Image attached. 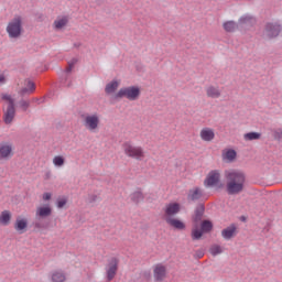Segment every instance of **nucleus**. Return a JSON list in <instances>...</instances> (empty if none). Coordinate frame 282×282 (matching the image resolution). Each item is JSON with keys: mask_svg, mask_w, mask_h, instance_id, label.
Here are the masks:
<instances>
[{"mask_svg": "<svg viewBox=\"0 0 282 282\" xmlns=\"http://www.w3.org/2000/svg\"><path fill=\"white\" fill-rule=\"evenodd\" d=\"M226 188L228 195H239L243 192L246 184V174L239 170H229L225 172Z\"/></svg>", "mask_w": 282, "mask_h": 282, "instance_id": "nucleus-1", "label": "nucleus"}, {"mask_svg": "<svg viewBox=\"0 0 282 282\" xmlns=\"http://www.w3.org/2000/svg\"><path fill=\"white\" fill-rule=\"evenodd\" d=\"M122 151L127 158L131 160H137V162H142L147 158V152L141 145H135L131 141H127L122 144Z\"/></svg>", "mask_w": 282, "mask_h": 282, "instance_id": "nucleus-2", "label": "nucleus"}, {"mask_svg": "<svg viewBox=\"0 0 282 282\" xmlns=\"http://www.w3.org/2000/svg\"><path fill=\"white\" fill-rule=\"evenodd\" d=\"M140 94H142V90L138 86H128L121 88L119 91H117L113 96V100H120L122 98H127V100H130L131 102L138 100L140 98Z\"/></svg>", "mask_w": 282, "mask_h": 282, "instance_id": "nucleus-3", "label": "nucleus"}, {"mask_svg": "<svg viewBox=\"0 0 282 282\" xmlns=\"http://www.w3.org/2000/svg\"><path fill=\"white\" fill-rule=\"evenodd\" d=\"M9 39H19L23 34V18L15 15L7 25Z\"/></svg>", "mask_w": 282, "mask_h": 282, "instance_id": "nucleus-4", "label": "nucleus"}, {"mask_svg": "<svg viewBox=\"0 0 282 282\" xmlns=\"http://www.w3.org/2000/svg\"><path fill=\"white\" fill-rule=\"evenodd\" d=\"M83 127L90 133H97L98 129H100V115L96 112L84 115Z\"/></svg>", "mask_w": 282, "mask_h": 282, "instance_id": "nucleus-5", "label": "nucleus"}, {"mask_svg": "<svg viewBox=\"0 0 282 282\" xmlns=\"http://www.w3.org/2000/svg\"><path fill=\"white\" fill-rule=\"evenodd\" d=\"M2 99L4 100V105L7 107V109H4L3 120L6 124H11L15 116L14 99L10 95H2Z\"/></svg>", "mask_w": 282, "mask_h": 282, "instance_id": "nucleus-6", "label": "nucleus"}, {"mask_svg": "<svg viewBox=\"0 0 282 282\" xmlns=\"http://www.w3.org/2000/svg\"><path fill=\"white\" fill-rule=\"evenodd\" d=\"M281 34V24L278 22H268L264 25L262 36L263 39H276Z\"/></svg>", "mask_w": 282, "mask_h": 282, "instance_id": "nucleus-7", "label": "nucleus"}, {"mask_svg": "<svg viewBox=\"0 0 282 282\" xmlns=\"http://www.w3.org/2000/svg\"><path fill=\"white\" fill-rule=\"evenodd\" d=\"M120 263V260L116 257L110 258L108 260V263L106 265V274L108 281H113L116 278V274H118V264Z\"/></svg>", "mask_w": 282, "mask_h": 282, "instance_id": "nucleus-8", "label": "nucleus"}, {"mask_svg": "<svg viewBox=\"0 0 282 282\" xmlns=\"http://www.w3.org/2000/svg\"><path fill=\"white\" fill-rule=\"evenodd\" d=\"M202 230L197 227L192 230L193 239H202L204 232H210L213 230V223L210 220H204L200 225Z\"/></svg>", "mask_w": 282, "mask_h": 282, "instance_id": "nucleus-9", "label": "nucleus"}, {"mask_svg": "<svg viewBox=\"0 0 282 282\" xmlns=\"http://www.w3.org/2000/svg\"><path fill=\"white\" fill-rule=\"evenodd\" d=\"M180 210H182V206L180 205V203L166 204L164 207V219H172L173 217H175V215H177V213H180Z\"/></svg>", "mask_w": 282, "mask_h": 282, "instance_id": "nucleus-10", "label": "nucleus"}, {"mask_svg": "<svg viewBox=\"0 0 282 282\" xmlns=\"http://www.w3.org/2000/svg\"><path fill=\"white\" fill-rule=\"evenodd\" d=\"M221 180V173H219V171L217 170H213L210 171L205 181H204V185L205 186H217V183Z\"/></svg>", "mask_w": 282, "mask_h": 282, "instance_id": "nucleus-11", "label": "nucleus"}, {"mask_svg": "<svg viewBox=\"0 0 282 282\" xmlns=\"http://www.w3.org/2000/svg\"><path fill=\"white\" fill-rule=\"evenodd\" d=\"M35 217L40 219H45L47 217H52V205L44 204L36 207Z\"/></svg>", "mask_w": 282, "mask_h": 282, "instance_id": "nucleus-12", "label": "nucleus"}, {"mask_svg": "<svg viewBox=\"0 0 282 282\" xmlns=\"http://www.w3.org/2000/svg\"><path fill=\"white\" fill-rule=\"evenodd\" d=\"M14 230L20 235H23L28 230V218L19 216L13 225Z\"/></svg>", "mask_w": 282, "mask_h": 282, "instance_id": "nucleus-13", "label": "nucleus"}, {"mask_svg": "<svg viewBox=\"0 0 282 282\" xmlns=\"http://www.w3.org/2000/svg\"><path fill=\"white\" fill-rule=\"evenodd\" d=\"M12 149V143H0V160H10Z\"/></svg>", "mask_w": 282, "mask_h": 282, "instance_id": "nucleus-14", "label": "nucleus"}, {"mask_svg": "<svg viewBox=\"0 0 282 282\" xmlns=\"http://www.w3.org/2000/svg\"><path fill=\"white\" fill-rule=\"evenodd\" d=\"M68 23H69V18H67V15H59L54 20L53 29L56 31L64 30V28H67Z\"/></svg>", "mask_w": 282, "mask_h": 282, "instance_id": "nucleus-15", "label": "nucleus"}, {"mask_svg": "<svg viewBox=\"0 0 282 282\" xmlns=\"http://www.w3.org/2000/svg\"><path fill=\"white\" fill-rule=\"evenodd\" d=\"M205 93L207 98H221V89L219 88V86L209 85L205 88Z\"/></svg>", "mask_w": 282, "mask_h": 282, "instance_id": "nucleus-16", "label": "nucleus"}, {"mask_svg": "<svg viewBox=\"0 0 282 282\" xmlns=\"http://www.w3.org/2000/svg\"><path fill=\"white\" fill-rule=\"evenodd\" d=\"M199 135L203 142H213L215 140V130L212 128H203Z\"/></svg>", "mask_w": 282, "mask_h": 282, "instance_id": "nucleus-17", "label": "nucleus"}, {"mask_svg": "<svg viewBox=\"0 0 282 282\" xmlns=\"http://www.w3.org/2000/svg\"><path fill=\"white\" fill-rule=\"evenodd\" d=\"M204 195V191L200 187H194L188 191L187 199L188 202H197V199H202Z\"/></svg>", "mask_w": 282, "mask_h": 282, "instance_id": "nucleus-18", "label": "nucleus"}, {"mask_svg": "<svg viewBox=\"0 0 282 282\" xmlns=\"http://www.w3.org/2000/svg\"><path fill=\"white\" fill-rule=\"evenodd\" d=\"M166 278V267L162 265V264H158L154 268V279L158 282H162L164 281V279Z\"/></svg>", "mask_w": 282, "mask_h": 282, "instance_id": "nucleus-19", "label": "nucleus"}, {"mask_svg": "<svg viewBox=\"0 0 282 282\" xmlns=\"http://www.w3.org/2000/svg\"><path fill=\"white\" fill-rule=\"evenodd\" d=\"M165 221L169 224V226L175 228L176 230H184V228H186V225L177 218H166Z\"/></svg>", "mask_w": 282, "mask_h": 282, "instance_id": "nucleus-20", "label": "nucleus"}, {"mask_svg": "<svg viewBox=\"0 0 282 282\" xmlns=\"http://www.w3.org/2000/svg\"><path fill=\"white\" fill-rule=\"evenodd\" d=\"M235 235H237V226L235 225H230L229 227L225 228L221 231V237H224V239H232V237H235Z\"/></svg>", "mask_w": 282, "mask_h": 282, "instance_id": "nucleus-21", "label": "nucleus"}, {"mask_svg": "<svg viewBox=\"0 0 282 282\" xmlns=\"http://www.w3.org/2000/svg\"><path fill=\"white\" fill-rule=\"evenodd\" d=\"M65 272L63 270H54L51 272L52 282H65L66 281Z\"/></svg>", "mask_w": 282, "mask_h": 282, "instance_id": "nucleus-22", "label": "nucleus"}, {"mask_svg": "<svg viewBox=\"0 0 282 282\" xmlns=\"http://www.w3.org/2000/svg\"><path fill=\"white\" fill-rule=\"evenodd\" d=\"M10 221H12V213L10 210H3L0 214V225L10 226Z\"/></svg>", "mask_w": 282, "mask_h": 282, "instance_id": "nucleus-23", "label": "nucleus"}, {"mask_svg": "<svg viewBox=\"0 0 282 282\" xmlns=\"http://www.w3.org/2000/svg\"><path fill=\"white\" fill-rule=\"evenodd\" d=\"M24 85L25 87L22 88L21 94L25 95V94H34L36 86L34 85V82L30 80V79H25L24 80Z\"/></svg>", "mask_w": 282, "mask_h": 282, "instance_id": "nucleus-24", "label": "nucleus"}, {"mask_svg": "<svg viewBox=\"0 0 282 282\" xmlns=\"http://www.w3.org/2000/svg\"><path fill=\"white\" fill-rule=\"evenodd\" d=\"M131 202L133 204H140L141 202H144V194L142 193V189H137L130 195Z\"/></svg>", "mask_w": 282, "mask_h": 282, "instance_id": "nucleus-25", "label": "nucleus"}, {"mask_svg": "<svg viewBox=\"0 0 282 282\" xmlns=\"http://www.w3.org/2000/svg\"><path fill=\"white\" fill-rule=\"evenodd\" d=\"M236 159H237V151L229 149L223 152V160H226L227 162H235Z\"/></svg>", "mask_w": 282, "mask_h": 282, "instance_id": "nucleus-26", "label": "nucleus"}, {"mask_svg": "<svg viewBox=\"0 0 282 282\" xmlns=\"http://www.w3.org/2000/svg\"><path fill=\"white\" fill-rule=\"evenodd\" d=\"M120 87V82L112 80L106 85L105 91L106 94H115V91Z\"/></svg>", "mask_w": 282, "mask_h": 282, "instance_id": "nucleus-27", "label": "nucleus"}, {"mask_svg": "<svg viewBox=\"0 0 282 282\" xmlns=\"http://www.w3.org/2000/svg\"><path fill=\"white\" fill-rule=\"evenodd\" d=\"M223 28L225 32L232 33L237 31L238 25H237V22L235 21H226L223 23Z\"/></svg>", "mask_w": 282, "mask_h": 282, "instance_id": "nucleus-28", "label": "nucleus"}, {"mask_svg": "<svg viewBox=\"0 0 282 282\" xmlns=\"http://www.w3.org/2000/svg\"><path fill=\"white\" fill-rule=\"evenodd\" d=\"M257 21L254 20V18L250 17V15H243L239 19V24L240 25H252V23H256Z\"/></svg>", "mask_w": 282, "mask_h": 282, "instance_id": "nucleus-29", "label": "nucleus"}, {"mask_svg": "<svg viewBox=\"0 0 282 282\" xmlns=\"http://www.w3.org/2000/svg\"><path fill=\"white\" fill-rule=\"evenodd\" d=\"M260 139H261V133L259 132H248L243 134V140H246L247 142H250L252 140H260Z\"/></svg>", "mask_w": 282, "mask_h": 282, "instance_id": "nucleus-30", "label": "nucleus"}, {"mask_svg": "<svg viewBox=\"0 0 282 282\" xmlns=\"http://www.w3.org/2000/svg\"><path fill=\"white\" fill-rule=\"evenodd\" d=\"M53 164L57 169H61L62 166H65V156H63V155H55L53 158Z\"/></svg>", "mask_w": 282, "mask_h": 282, "instance_id": "nucleus-31", "label": "nucleus"}, {"mask_svg": "<svg viewBox=\"0 0 282 282\" xmlns=\"http://www.w3.org/2000/svg\"><path fill=\"white\" fill-rule=\"evenodd\" d=\"M204 205H199L195 210L194 221H200L204 215Z\"/></svg>", "mask_w": 282, "mask_h": 282, "instance_id": "nucleus-32", "label": "nucleus"}, {"mask_svg": "<svg viewBox=\"0 0 282 282\" xmlns=\"http://www.w3.org/2000/svg\"><path fill=\"white\" fill-rule=\"evenodd\" d=\"M209 252L213 257H217V254H221V252H224V249L219 245H213Z\"/></svg>", "mask_w": 282, "mask_h": 282, "instance_id": "nucleus-33", "label": "nucleus"}, {"mask_svg": "<svg viewBox=\"0 0 282 282\" xmlns=\"http://www.w3.org/2000/svg\"><path fill=\"white\" fill-rule=\"evenodd\" d=\"M56 204H57V208H65L67 204V198H58Z\"/></svg>", "mask_w": 282, "mask_h": 282, "instance_id": "nucleus-34", "label": "nucleus"}, {"mask_svg": "<svg viewBox=\"0 0 282 282\" xmlns=\"http://www.w3.org/2000/svg\"><path fill=\"white\" fill-rule=\"evenodd\" d=\"M273 135H274L275 140H281L282 139V128L274 130Z\"/></svg>", "mask_w": 282, "mask_h": 282, "instance_id": "nucleus-35", "label": "nucleus"}, {"mask_svg": "<svg viewBox=\"0 0 282 282\" xmlns=\"http://www.w3.org/2000/svg\"><path fill=\"white\" fill-rule=\"evenodd\" d=\"M42 199L43 202H50V199H52V193L46 192L42 195Z\"/></svg>", "mask_w": 282, "mask_h": 282, "instance_id": "nucleus-36", "label": "nucleus"}, {"mask_svg": "<svg viewBox=\"0 0 282 282\" xmlns=\"http://www.w3.org/2000/svg\"><path fill=\"white\" fill-rule=\"evenodd\" d=\"M6 80H7L6 74L0 73V85H6Z\"/></svg>", "mask_w": 282, "mask_h": 282, "instance_id": "nucleus-37", "label": "nucleus"}, {"mask_svg": "<svg viewBox=\"0 0 282 282\" xmlns=\"http://www.w3.org/2000/svg\"><path fill=\"white\" fill-rule=\"evenodd\" d=\"M76 62H69L68 63V67L66 68V72H72V69H74V65H75Z\"/></svg>", "mask_w": 282, "mask_h": 282, "instance_id": "nucleus-38", "label": "nucleus"}, {"mask_svg": "<svg viewBox=\"0 0 282 282\" xmlns=\"http://www.w3.org/2000/svg\"><path fill=\"white\" fill-rule=\"evenodd\" d=\"M21 107L22 109H28V107H30V101H21Z\"/></svg>", "mask_w": 282, "mask_h": 282, "instance_id": "nucleus-39", "label": "nucleus"}, {"mask_svg": "<svg viewBox=\"0 0 282 282\" xmlns=\"http://www.w3.org/2000/svg\"><path fill=\"white\" fill-rule=\"evenodd\" d=\"M202 257H204V253H203V252H199V253H198V258L202 259Z\"/></svg>", "mask_w": 282, "mask_h": 282, "instance_id": "nucleus-40", "label": "nucleus"}, {"mask_svg": "<svg viewBox=\"0 0 282 282\" xmlns=\"http://www.w3.org/2000/svg\"><path fill=\"white\" fill-rule=\"evenodd\" d=\"M47 177H50V173L47 174Z\"/></svg>", "mask_w": 282, "mask_h": 282, "instance_id": "nucleus-41", "label": "nucleus"}]
</instances>
